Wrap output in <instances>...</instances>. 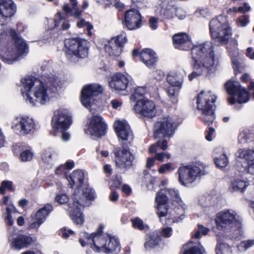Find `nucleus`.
I'll return each mask as SVG.
<instances>
[{"instance_id":"nucleus-16","label":"nucleus","mask_w":254,"mask_h":254,"mask_svg":"<svg viewBox=\"0 0 254 254\" xmlns=\"http://www.w3.org/2000/svg\"><path fill=\"white\" fill-rule=\"evenodd\" d=\"M238 157L245 159V165L242 164V169L240 171L244 173L254 175V150L240 149L238 151Z\"/></svg>"},{"instance_id":"nucleus-8","label":"nucleus","mask_w":254,"mask_h":254,"mask_svg":"<svg viewBox=\"0 0 254 254\" xmlns=\"http://www.w3.org/2000/svg\"><path fill=\"white\" fill-rule=\"evenodd\" d=\"M169 199L178 206H185L178 191L167 188L160 189V218L168 214Z\"/></svg>"},{"instance_id":"nucleus-14","label":"nucleus","mask_w":254,"mask_h":254,"mask_svg":"<svg viewBox=\"0 0 254 254\" xmlns=\"http://www.w3.org/2000/svg\"><path fill=\"white\" fill-rule=\"evenodd\" d=\"M77 196L79 197V195L75 191L72 195L73 203L69 204V215L74 224L81 225L84 222V218L79 206L82 205L83 200L80 197L78 199Z\"/></svg>"},{"instance_id":"nucleus-54","label":"nucleus","mask_w":254,"mask_h":254,"mask_svg":"<svg viewBox=\"0 0 254 254\" xmlns=\"http://www.w3.org/2000/svg\"><path fill=\"white\" fill-rule=\"evenodd\" d=\"M175 167L171 163H167L162 164L160 166V174H163L165 172H171L173 171Z\"/></svg>"},{"instance_id":"nucleus-19","label":"nucleus","mask_w":254,"mask_h":254,"mask_svg":"<svg viewBox=\"0 0 254 254\" xmlns=\"http://www.w3.org/2000/svg\"><path fill=\"white\" fill-rule=\"evenodd\" d=\"M155 160H159V153H156L154 157H149L147 159L146 167L148 170L144 171V174L146 175L149 174L150 177V180L147 184L148 188L151 187V189H154V185L157 183L158 179V173H159V167L157 166L156 169H152L155 164Z\"/></svg>"},{"instance_id":"nucleus-48","label":"nucleus","mask_w":254,"mask_h":254,"mask_svg":"<svg viewBox=\"0 0 254 254\" xmlns=\"http://www.w3.org/2000/svg\"><path fill=\"white\" fill-rule=\"evenodd\" d=\"M26 145L23 142H16L14 143L11 146V150L14 156L18 157L20 153L24 149H26Z\"/></svg>"},{"instance_id":"nucleus-11","label":"nucleus","mask_w":254,"mask_h":254,"mask_svg":"<svg viewBox=\"0 0 254 254\" xmlns=\"http://www.w3.org/2000/svg\"><path fill=\"white\" fill-rule=\"evenodd\" d=\"M80 236L84 238L79 239V242L82 247H84L86 245H89L90 248L96 253H105V247H106L107 239L103 236L92 237L86 232H83L80 234Z\"/></svg>"},{"instance_id":"nucleus-55","label":"nucleus","mask_w":254,"mask_h":254,"mask_svg":"<svg viewBox=\"0 0 254 254\" xmlns=\"http://www.w3.org/2000/svg\"><path fill=\"white\" fill-rule=\"evenodd\" d=\"M97 2L109 5L113 2L115 3V6L117 8L121 9L124 7V5L118 1L117 0H95Z\"/></svg>"},{"instance_id":"nucleus-2","label":"nucleus","mask_w":254,"mask_h":254,"mask_svg":"<svg viewBox=\"0 0 254 254\" xmlns=\"http://www.w3.org/2000/svg\"><path fill=\"white\" fill-rule=\"evenodd\" d=\"M21 92L26 102L32 106L44 105L55 94L64 80L53 74L44 75L40 79L27 77L21 80Z\"/></svg>"},{"instance_id":"nucleus-40","label":"nucleus","mask_w":254,"mask_h":254,"mask_svg":"<svg viewBox=\"0 0 254 254\" xmlns=\"http://www.w3.org/2000/svg\"><path fill=\"white\" fill-rule=\"evenodd\" d=\"M206 253L205 248L199 242L198 245L191 246L185 250L183 254H204Z\"/></svg>"},{"instance_id":"nucleus-7","label":"nucleus","mask_w":254,"mask_h":254,"mask_svg":"<svg viewBox=\"0 0 254 254\" xmlns=\"http://www.w3.org/2000/svg\"><path fill=\"white\" fill-rule=\"evenodd\" d=\"M237 214L230 210H225L217 213L215 218L216 228L220 231H238L242 228L240 220L237 218Z\"/></svg>"},{"instance_id":"nucleus-45","label":"nucleus","mask_w":254,"mask_h":254,"mask_svg":"<svg viewBox=\"0 0 254 254\" xmlns=\"http://www.w3.org/2000/svg\"><path fill=\"white\" fill-rule=\"evenodd\" d=\"M111 184L110 187L111 190L119 189L122 184V176L118 174L113 176L111 179Z\"/></svg>"},{"instance_id":"nucleus-49","label":"nucleus","mask_w":254,"mask_h":254,"mask_svg":"<svg viewBox=\"0 0 254 254\" xmlns=\"http://www.w3.org/2000/svg\"><path fill=\"white\" fill-rule=\"evenodd\" d=\"M174 8L171 5H168L161 10V15L164 18L170 19L172 17Z\"/></svg>"},{"instance_id":"nucleus-29","label":"nucleus","mask_w":254,"mask_h":254,"mask_svg":"<svg viewBox=\"0 0 254 254\" xmlns=\"http://www.w3.org/2000/svg\"><path fill=\"white\" fill-rule=\"evenodd\" d=\"M217 245L215 248V252L216 254H225L231 250L230 246L225 242L224 239H227L228 236H220L219 234L217 235Z\"/></svg>"},{"instance_id":"nucleus-18","label":"nucleus","mask_w":254,"mask_h":254,"mask_svg":"<svg viewBox=\"0 0 254 254\" xmlns=\"http://www.w3.org/2000/svg\"><path fill=\"white\" fill-rule=\"evenodd\" d=\"M131 80L128 75H125L121 73H116L111 76L109 82L110 87L116 92L125 90Z\"/></svg>"},{"instance_id":"nucleus-35","label":"nucleus","mask_w":254,"mask_h":254,"mask_svg":"<svg viewBox=\"0 0 254 254\" xmlns=\"http://www.w3.org/2000/svg\"><path fill=\"white\" fill-rule=\"evenodd\" d=\"M87 125L88 127H106L107 126L103 118L98 115L93 116L89 118Z\"/></svg>"},{"instance_id":"nucleus-4","label":"nucleus","mask_w":254,"mask_h":254,"mask_svg":"<svg viewBox=\"0 0 254 254\" xmlns=\"http://www.w3.org/2000/svg\"><path fill=\"white\" fill-rule=\"evenodd\" d=\"M212 38L221 45L228 43L232 36V30L226 17L219 15L214 18L209 24Z\"/></svg>"},{"instance_id":"nucleus-20","label":"nucleus","mask_w":254,"mask_h":254,"mask_svg":"<svg viewBox=\"0 0 254 254\" xmlns=\"http://www.w3.org/2000/svg\"><path fill=\"white\" fill-rule=\"evenodd\" d=\"M141 16L136 9H130L125 15V24L129 30H135L141 26Z\"/></svg>"},{"instance_id":"nucleus-52","label":"nucleus","mask_w":254,"mask_h":254,"mask_svg":"<svg viewBox=\"0 0 254 254\" xmlns=\"http://www.w3.org/2000/svg\"><path fill=\"white\" fill-rule=\"evenodd\" d=\"M77 26L79 28L86 27L87 31V34L89 36L92 35L91 30L93 29V26L89 22H86L84 19H81L77 23Z\"/></svg>"},{"instance_id":"nucleus-25","label":"nucleus","mask_w":254,"mask_h":254,"mask_svg":"<svg viewBox=\"0 0 254 254\" xmlns=\"http://www.w3.org/2000/svg\"><path fill=\"white\" fill-rule=\"evenodd\" d=\"M33 242V238L27 235L19 234L11 242V246L16 250L28 248Z\"/></svg>"},{"instance_id":"nucleus-33","label":"nucleus","mask_w":254,"mask_h":254,"mask_svg":"<svg viewBox=\"0 0 254 254\" xmlns=\"http://www.w3.org/2000/svg\"><path fill=\"white\" fill-rule=\"evenodd\" d=\"M107 128H85V133L90 135L93 138H99L104 136Z\"/></svg>"},{"instance_id":"nucleus-63","label":"nucleus","mask_w":254,"mask_h":254,"mask_svg":"<svg viewBox=\"0 0 254 254\" xmlns=\"http://www.w3.org/2000/svg\"><path fill=\"white\" fill-rule=\"evenodd\" d=\"M149 24L152 29H156L158 27V19L155 17H151L149 20Z\"/></svg>"},{"instance_id":"nucleus-47","label":"nucleus","mask_w":254,"mask_h":254,"mask_svg":"<svg viewBox=\"0 0 254 254\" xmlns=\"http://www.w3.org/2000/svg\"><path fill=\"white\" fill-rule=\"evenodd\" d=\"M6 190L10 192L14 191V189L11 181H3L1 182L0 187V194H4Z\"/></svg>"},{"instance_id":"nucleus-60","label":"nucleus","mask_w":254,"mask_h":254,"mask_svg":"<svg viewBox=\"0 0 254 254\" xmlns=\"http://www.w3.org/2000/svg\"><path fill=\"white\" fill-rule=\"evenodd\" d=\"M165 90L170 97H175L176 93H178L180 89H179V88L176 87V86H173L171 85L170 86L166 88Z\"/></svg>"},{"instance_id":"nucleus-51","label":"nucleus","mask_w":254,"mask_h":254,"mask_svg":"<svg viewBox=\"0 0 254 254\" xmlns=\"http://www.w3.org/2000/svg\"><path fill=\"white\" fill-rule=\"evenodd\" d=\"M146 93V89L144 87H138L134 91V93L130 96V99L135 101L137 97L144 95Z\"/></svg>"},{"instance_id":"nucleus-30","label":"nucleus","mask_w":254,"mask_h":254,"mask_svg":"<svg viewBox=\"0 0 254 254\" xmlns=\"http://www.w3.org/2000/svg\"><path fill=\"white\" fill-rule=\"evenodd\" d=\"M249 185L248 182L239 178H235L231 181L229 189L232 192L238 191L244 193Z\"/></svg>"},{"instance_id":"nucleus-41","label":"nucleus","mask_w":254,"mask_h":254,"mask_svg":"<svg viewBox=\"0 0 254 254\" xmlns=\"http://www.w3.org/2000/svg\"><path fill=\"white\" fill-rule=\"evenodd\" d=\"M130 221L132 227L135 229L143 231L148 229L147 225L145 224L143 220L138 217L131 219Z\"/></svg>"},{"instance_id":"nucleus-36","label":"nucleus","mask_w":254,"mask_h":254,"mask_svg":"<svg viewBox=\"0 0 254 254\" xmlns=\"http://www.w3.org/2000/svg\"><path fill=\"white\" fill-rule=\"evenodd\" d=\"M55 27H61L62 30L68 29L70 25L64 16H63L61 13H58L55 19Z\"/></svg>"},{"instance_id":"nucleus-12","label":"nucleus","mask_w":254,"mask_h":254,"mask_svg":"<svg viewBox=\"0 0 254 254\" xmlns=\"http://www.w3.org/2000/svg\"><path fill=\"white\" fill-rule=\"evenodd\" d=\"M200 172L199 167L196 166L187 165L180 167L178 170L179 181L182 185L187 186L196 180Z\"/></svg>"},{"instance_id":"nucleus-9","label":"nucleus","mask_w":254,"mask_h":254,"mask_svg":"<svg viewBox=\"0 0 254 254\" xmlns=\"http://www.w3.org/2000/svg\"><path fill=\"white\" fill-rule=\"evenodd\" d=\"M225 87L227 92L231 96L229 98L230 104H233L237 101L239 104L247 103L249 100V93L246 88H243L237 81L229 80Z\"/></svg>"},{"instance_id":"nucleus-3","label":"nucleus","mask_w":254,"mask_h":254,"mask_svg":"<svg viewBox=\"0 0 254 254\" xmlns=\"http://www.w3.org/2000/svg\"><path fill=\"white\" fill-rule=\"evenodd\" d=\"M8 34L11 40L3 47L8 40V35L4 32L0 34V56L3 62L10 64L26 56L28 53V47L14 30H10Z\"/></svg>"},{"instance_id":"nucleus-34","label":"nucleus","mask_w":254,"mask_h":254,"mask_svg":"<svg viewBox=\"0 0 254 254\" xmlns=\"http://www.w3.org/2000/svg\"><path fill=\"white\" fill-rule=\"evenodd\" d=\"M68 128H52L50 131V134L53 136H61L64 141H67L69 139L70 135L67 131Z\"/></svg>"},{"instance_id":"nucleus-62","label":"nucleus","mask_w":254,"mask_h":254,"mask_svg":"<svg viewBox=\"0 0 254 254\" xmlns=\"http://www.w3.org/2000/svg\"><path fill=\"white\" fill-rule=\"evenodd\" d=\"M128 126L127 122L124 119L118 120L115 122L113 127H127Z\"/></svg>"},{"instance_id":"nucleus-27","label":"nucleus","mask_w":254,"mask_h":254,"mask_svg":"<svg viewBox=\"0 0 254 254\" xmlns=\"http://www.w3.org/2000/svg\"><path fill=\"white\" fill-rule=\"evenodd\" d=\"M66 179L70 188H72L74 186L79 188L84 183V175L81 171L74 170L69 176L66 177Z\"/></svg>"},{"instance_id":"nucleus-61","label":"nucleus","mask_w":254,"mask_h":254,"mask_svg":"<svg viewBox=\"0 0 254 254\" xmlns=\"http://www.w3.org/2000/svg\"><path fill=\"white\" fill-rule=\"evenodd\" d=\"M215 131L214 128H208L205 131V139L209 141H211L212 140V135L214 133Z\"/></svg>"},{"instance_id":"nucleus-59","label":"nucleus","mask_w":254,"mask_h":254,"mask_svg":"<svg viewBox=\"0 0 254 254\" xmlns=\"http://www.w3.org/2000/svg\"><path fill=\"white\" fill-rule=\"evenodd\" d=\"M32 128H14V132L19 136H25L32 131Z\"/></svg>"},{"instance_id":"nucleus-56","label":"nucleus","mask_w":254,"mask_h":254,"mask_svg":"<svg viewBox=\"0 0 254 254\" xmlns=\"http://www.w3.org/2000/svg\"><path fill=\"white\" fill-rule=\"evenodd\" d=\"M177 128H160V134H162L163 137L170 138L174 133L175 129Z\"/></svg>"},{"instance_id":"nucleus-17","label":"nucleus","mask_w":254,"mask_h":254,"mask_svg":"<svg viewBox=\"0 0 254 254\" xmlns=\"http://www.w3.org/2000/svg\"><path fill=\"white\" fill-rule=\"evenodd\" d=\"M135 113L145 117L153 118L156 114L154 103L147 99H142L137 101L133 106Z\"/></svg>"},{"instance_id":"nucleus-57","label":"nucleus","mask_w":254,"mask_h":254,"mask_svg":"<svg viewBox=\"0 0 254 254\" xmlns=\"http://www.w3.org/2000/svg\"><path fill=\"white\" fill-rule=\"evenodd\" d=\"M6 215L4 219L5 223L6 224V225L11 227L13 224V221L12 219V216L11 214V210L8 207H6Z\"/></svg>"},{"instance_id":"nucleus-10","label":"nucleus","mask_w":254,"mask_h":254,"mask_svg":"<svg viewBox=\"0 0 254 254\" xmlns=\"http://www.w3.org/2000/svg\"><path fill=\"white\" fill-rule=\"evenodd\" d=\"M114 154L116 158V164L118 168L128 170L132 166L134 156L130 152L127 143H123L121 147L115 148Z\"/></svg>"},{"instance_id":"nucleus-13","label":"nucleus","mask_w":254,"mask_h":254,"mask_svg":"<svg viewBox=\"0 0 254 254\" xmlns=\"http://www.w3.org/2000/svg\"><path fill=\"white\" fill-rule=\"evenodd\" d=\"M103 88L100 85L92 83L84 86L81 96V102L86 108H88L93 103L94 97L102 93Z\"/></svg>"},{"instance_id":"nucleus-50","label":"nucleus","mask_w":254,"mask_h":254,"mask_svg":"<svg viewBox=\"0 0 254 254\" xmlns=\"http://www.w3.org/2000/svg\"><path fill=\"white\" fill-rule=\"evenodd\" d=\"M173 234V229L170 227H163L160 230V243L161 242V237L169 238Z\"/></svg>"},{"instance_id":"nucleus-42","label":"nucleus","mask_w":254,"mask_h":254,"mask_svg":"<svg viewBox=\"0 0 254 254\" xmlns=\"http://www.w3.org/2000/svg\"><path fill=\"white\" fill-rule=\"evenodd\" d=\"M240 136L247 142L254 141V128H246Z\"/></svg>"},{"instance_id":"nucleus-31","label":"nucleus","mask_w":254,"mask_h":254,"mask_svg":"<svg viewBox=\"0 0 254 254\" xmlns=\"http://www.w3.org/2000/svg\"><path fill=\"white\" fill-rule=\"evenodd\" d=\"M69 3L63 6V10L66 14H70L76 18L79 17L81 13V11L77 8V0H69Z\"/></svg>"},{"instance_id":"nucleus-24","label":"nucleus","mask_w":254,"mask_h":254,"mask_svg":"<svg viewBox=\"0 0 254 254\" xmlns=\"http://www.w3.org/2000/svg\"><path fill=\"white\" fill-rule=\"evenodd\" d=\"M16 5L12 0H0V14L5 18L13 15Z\"/></svg>"},{"instance_id":"nucleus-43","label":"nucleus","mask_w":254,"mask_h":254,"mask_svg":"<svg viewBox=\"0 0 254 254\" xmlns=\"http://www.w3.org/2000/svg\"><path fill=\"white\" fill-rule=\"evenodd\" d=\"M185 206H179L174 208L176 215L174 216V222L177 223L181 221L185 217Z\"/></svg>"},{"instance_id":"nucleus-53","label":"nucleus","mask_w":254,"mask_h":254,"mask_svg":"<svg viewBox=\"0 0 254 254\" xmlns=\"http://www.w3.org/2000/svg\"><path fill=\"white\" fill-rule=\"evenodd\" d=\"M55 201L60 204H64L67 203L69 201L68 195L64 193H59L55 197Z\"/></svg>"},{"instance_id":"nucleus-44","label":"nucleus","mask_w":254,"mask_h":254,"mask_svg":"<svg viewBox=\"0 0 254 254\" xmlns=\"http://www.w3.org/2000/svg\"><path fill=\"white\" fill-rule=\"evenodd\" d=\"M76 191L77 193L79 195V197H77L78 199L80 197L82 198V200H83V202H84V198L88 200H93L94 199L95 196V192L92 190H86L83 191L81 194L79 192V190H75L74 191Z\"/></svg>"},{"instance_id":"nucleus-39","label":"nucleus","mask_w":254,"mask_h":254,"mask_svg":"<svg viewBox=\"0 0 254 254\" xmlns=\"http://www.w3.org/2000/svg\"><path fill=\"white\" fill-rule=\"evenodd\" d=\"M131 128H114L117 135L119 139L127 140L130 136L132 135Z\"/></svg>"},{"instance_id":"nucleus-21","label":"nucleus","mask_w":254,"mask_h":254,"mask_svg":"<svg viewBox=\"0 0 254 254\" xmlns=\"http://www.w3.org/2000/svg\"><path fill=\"white\" fill-rule=\"evenodd\" d=\"M53 206L50 203H47L40 208L35 214V221L32 223L30 227L31 229L38 228L45 221L46 217L53 211Z\"/></svg>"},{"instance_id":"nucleus-6","label":"nucleus","mask_w":254,"mask_h":254,"mask_svg":"<svg viewBox=\"0 0 254 254\" xmlns=\"http://www.w3.org/2000/svg\"><path fill=\"white\" fill-rule=\"evenodd\" d=\"M216 97L211 91H201L197 96V109L201 110L203 120L209 126L214 120V112L215 110L214 103Z\"/></svg>"},{"instance_id":"nucleus-37","label":"nucleus","mask_w":254,"mask_h":254,"mask_svg":"<svg viewBox=\"0 0 254 254\" xmlns=\"http://www.w3.org/2000/svg\"><path fill=\"white\" fill-rule=\"evenodd\" d=\"M158 244L159 234L153 233L148 236L147 241L144 243V247L147 250H150Z\"/></svg>"},{"instance_id":"nucleus-5","label":"nucleus","mask_w":254,"mask_h":254,"mask_svg":"<svg viewBox=\"0 0 254 254\" xmlns=\"http://www.w3.org/2000/svg\"><path fill=\"white\" fill-rule=\"evenodd\" d=\"M64 45L66 58L72 62H77L79 59L88 56L89 43L85 40L68 39L65 40Z\"/></svg>"},{"instance_id":"nucleus-32","label":"nucleus","mask_w":254,"mask_h":254,"mask_svg":"<svg viewBox=\"0 0 254 254\" xmlns=\"http://www.w3.org/2000/svg\"><path fill=\"white\" fill-rule=\"evenodd\" d=\"M121 250L120 241L114 236H110L109 242H106L105 253L109 254L114 252H119Z\"/></svg>"},{"instance_id":"nucleus-28","label":"nucleus","mask_w":254,"mask_h":254,"mask_svg":"<svg viewBox=\"0 0 254 254\" xmlns=\"http://www.w3.org/2000/svg\"><path fill=\"white\" fill-rule=\"evenodd\" d=\"M167 82L173 86L178 87L181 89L184 79V75L179 71H171L167 76Z\"/></svg>"},{"instance_id":"nucleus-46","label":"nucleus","mask_w":254,"mask_h":254,"mask_svg":"<svg viewBox=\"0 0 254 254\" xmlns=\"http://www.w3.org/2000/svg\"><path fill=\"white\" fill-rule=\"evenodd\" d=\"M214 161L217 167L222 169L227 166L228 163V157L225 154L220 155L218 158H215Z\"/></svg>"},{"instance_id":"nucleus-22","label":"nucleus","mask_w":254,"mask_h":254,"mask_svg":"<svg viewBox=\"0 0 254 254\" xmlns=\"http://www.w3.org/2000/svg\"><path fill=\"white\" fill-rule=\"evenodd\" d=\"M140 60L149 68H153L157 64V54L150 49H144L140 53Z\"/></svg>"},{"instance_id":"nucleus-26","label":"nucleus","mask_w":254,"mask_h":254,"mask_svg":"<svg viewBox=\"0 0 254 254\" xmlns=\"http://www.w3.org/2000/svg\"><path fill=\"white\" fill-rule=\"evenodd\" d=\"M35 123L32 118L27 116H16L12 119L8 126L11 127H33Z\"/></svg>"},{"instance_id":"nucleus-23","label":"nucleus","mask_w":254,"mask_h":254,"mask_svg":"<svg viewBox=\"0 0 254 254\" xmlns=\"http://www.w3.org/2000/svg\"><path fill=\"white\" fill-rule=\"evenodd\" d=\"M71 117L63 112L56 113L53 116L51 124L53 127H69L72 124Z\"/></svg>"},{"instance_id":"nucleus-38","label":"nucleus","mask_w":254,"mask_h":254,"mask_svg":"<svg viewBox=\"0 0 254 254\" xmlns=\"http://www.w3.org/2000/svg\"><path fill=\"white\" fill-rule=\"evenodd\" d=\"M34 157V153L30 146H26V149H24L20 155L18 159L21 162H29L31 161Z\"/></svg>"},{"instance_id":"nucleus-1","label":"nucleus","mask_w":254,"mask_h":254,"mask_svg":"<svg viewBox=\"0 0 254 254\" xmlns=\"http://www.w3.org/2000/svg\"><path fill=\"white\" fill-rule=\"evenodd\" d=\"M172 40L175 48L186 51L191 49V58L194 63L193 70L188 76L190 81L215 71L218 61L214 58L212 43L207 42L193 46L189 35L183 32L174 35Z\"/></svg>"},{"instance_id":"nucleus-58","label":"nucleus","mask_w":254,"mask_h":254,"mask_svg":"<svg viewBox=\"0 0 254 254\" xmlns=\"http://www.w3.org/2000/svg\"><path fill=\"white\" fill-rule=\"evenodd\" d=\"M59 235L64 239H67L70 236L74 235V232L71 230H67L65 227L62 228L59 232Z\"/></svg>"},{"instance_id":"nucleus-64","label":"nucleus","mask_w":254,"mask_h":254,"mask_svg":"<svg viewBox=\"0 0 254 254\" xmlns=\"http://www.w3.org/2000/svg\"><path fill=\"white\" fill-rule=\"evenodd\" d=\"M111 104L113 108L119 110L122 106V102L117 99H114L111 101Z\"/></svg>"},{"instance_id":"nucleus-15","label":"nucleus","mask_w":254,"mask_h":254,"mask_svg":"<svg viewBox=\"0 0 254 254\" xmlns=\"http://www.w3.org/2000/svg\"><path fill=\"white\" fill-rule=\"evenodd\" d=\"M127 42L126 34L124 32L112 38L105 46V49L110 56H118L122 52V48Z\"/></svg>"}]
</instances>
